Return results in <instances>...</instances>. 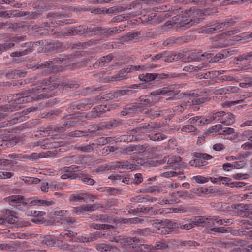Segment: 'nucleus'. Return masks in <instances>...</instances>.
Instances as JSON below:
<instances>
[{
	"label": "nucleus",
	"mask_w": 252,
	"mask_h": 252,
	"mask_svg": "<svg viewBox=\"0 0 252 252\" xmlns=\"http://www.w3.org/2000/svg\"><path fill=\"white\" fill-rule=\"evenodd\" d=\"M36 85L41 84V86H37L35 88H32V89H29L21 92L20 93L16 94L13 95L12 101L15 103L20 104L25 103L32 102L35 101L42 99L46 98L47 95L45 94H40L35 96L34 94L39 93L43 92L44 90L46 89L43 86H49L48 89H50L51 86V82L49 80H43L42 81H38L35 83ZM54 88H57L58 86H61L63 88H75L77 89L79 85L78 84H74L71 82H62L61 83H53L52 84Z\"/></svg>",
	"instance_id": "1"
},
{
	"label": "nucleus",
	"mask_w": 252,
	"mask_h": 252,
	"mask_svg": "<svg viewBox=\"0 0 252 252\" xmlns=\"http://www.w3.org/2000/svg\"><path fill=\"white\" fill-rule=\"evenodd\" d=\"M8 201L12 205L16 207L20 206L21 204L26 206L28 203L31 205H44L49 206L54 204L53 201H48L44 200H34L30 201V199H25L21 195H12L8 198Z\"/></svg>",
	"instance_id": "2"
},
{
	"label": "nucleus",
	"mask_w": 252,
	"mask_h": 252,
	"mask_svg": "<svg viewBox=\"0 0 252 252\" xmlns=\"http://www.w3.org/2000/svg\"><path fill=\"white\" fill-rule=\"evenodd\" d=\"M145 98H139L140 102H136L137 113L148 114L151 110L148 109L149 107L152 106L153 102L152 100L151 96H146Z\"/></svg>",
	"instance_id": "3"
},
{
	"label": "nucleus",
	"mask_w": 252,
	"mask_h": 252,
	"mask_svg": "<svg viewBox=\"0 0 252 252\" xmlns=\"http://www.w3.org/2000/svg\"><path fill=\"white\" fill-rule=\"evenodd\" d=\"M209 220H212L213 224L214 225L215 224H218L220 225L223 224V221L221 219H219L218 218H215L214 219L208 218H205L204 216H198L195 217L193 220L191 221L194 225H198L201 224H206L207 223H210L209 222Z\"/></svg>",
	"instance_id": "4"
},
{
	"label": "nucleus",
	"mask_w": 252,
	"mask_h": 252,
	"mask_svg": "<svg viewBox=\"0 0 252 252\" xmlns=\"http://www.w3.org/2000/svg\"><path fill=\"white\" fill-rule=\"evenodd\" d=\"M197 21L189 17H182L180 22L176 25V28L181 30H184L197 24Z\"/></svg>",
	"instance_id": "5"
},
{
	"label": "nucleus",
	"mask_w": 252,
	"mask_h": 252,
	"mask_svg": "<svg viewBox=\"0 0 252 252\" xmlns=\"http://www.w3.org/2000/svg\"><path fill=\"white\" fill-rule=\"evenodd\" d=\"M38 240L42 244L50 247H59L62 243L61 241L55 239L51 235L40 236Z\"/></svg>",
	"instance_id": "6"
},
{
	"label": "nucleus",
	"mask_w": 252,
	"mask_h": 252,
	"mask_svg": "<svg viewBox=\"0 0 252 252\" xmlns=\"http://www.w3.org/2000/svg\"><path fill=\"white\" fill-rule=\"evenodd\" d=\"M75 55L74 53L70 54H61L58 57L51 59L52 64H60L64 62L72 61L75 58Z\"/></svg>",
	"instance_id": "7"
},
{
	"label": "nucleus",
	"mask_w": 252,
	"mask_h": 252,
	"mask_svg": "<svg viewBox=\"0 0 252 252\" xmlns=\"http://www.w3.org/2000/svg\"><path fill=\"white\" fill-rule=\"evenodd\" d=\"M167 164L173 169H179L183 165L182 158L179 156H172L168 159Z\"/></svg>",
	"instance_id": "8"
},
{
	"label": "nucleus",
	"mask_w": 252,
	"mask_h": 252,
	"mask_svg": "<svg viewBox=\"0 0 252 252\" xmlns=\"http://www.w3.org/2000/svg\"><path fill=\"white\" fill-rule=\"evenodd\" d=\"M107 111V107L105 105H100L94 108L90 112V115L93 118L101 117Z\"/></svg>",
	"instance_id": "9"
},
{
	"label": "nucleus",
	"mask_w": 252,
	"mask_h": 252,
	"mask_svg": "<svg viewBox=\"0 0 252 252\" xmlns=\"http://www.w3.org/2000/svg\"><path fill=\"white\" fill-rule=\"evenodd\" d=\"M119 122L115 119L107 122H102L99 124V128L97 130L110 129L117 127Z\"/></svg>",
	"instance_id": "10"
},
{
	"label": "nucleus",
	"mask_w": 252,
	"mask_h": 252,
	"mask_svg": "<svg viewBox=\"0 0 252 252\" xmlns=\"http://www.w3.org/2000/svg\"><path fill=\"white\" fill-rule=\"evenodd\" d=\"M94 99L93 98H85L81 100L79 103L76 105V108L78 110L82 111L90 108L92 106Z\"/></svg>",
	"instance_id": "11"
},
{
	"label": "nucleus",
	"mask_w": 252,
	"mask_h": 252,
	"mask_svg": "<svg viewBox=\"0 0 252 252\" xmlns=\"http://www.w3.org/2000/svg\"><path fill=\"white\" fill-rule=\"evenodd\" d=\"M136 102L129 103L123 107L121 114L123 116H126L132 114L137 113Z\"/></svg>",
	"instance_id": "12"
},
{
	"label": "nucleus",
	"mask_w": 252,
	"mask_h": 252,
	"mask_svg": "<svg viewBox=\"0 0 252 252\" xmlns=\"http://www.w3.org/2000/svg\"><path fill=\"white\" fill-rule=\"evenodd\" d=\"M235 121L234 116L231 113H226L224 112L220 120V122L226 126H229L233 124Z\"/></svg>",
	"instance_id": "13"
},
{
	"label": "nucleus",
	"mask_w": 252,
	"mask_h": 252,
	"mask_svg": "<svg viewBox=\"0 0 252 252\" xmlns=\"http://www.w3.org/2000/svg\"><path fill=\"white\" fill-rule=\"evenodd\" d=\"M20 108L21 106L18 104L15 103L12 99L11 103L0 106V111L10 112L18 110Z\"/></svg>",
	"instance_id": "14"
},
{
	"label": "nucleus",
	"mask_w": 252,
	"mask_h": 252,
	"mask_svg": "<svg viewBox=\"0 0 252 252\" xmlns=\"http://www.w3.org/2000/svg\"><path fill=\"white\" fill-rule=\"evenodd\" d=\"M90 28L85 25H80L74 27L76 35H84L86 37H90Z\"/></svg>",
	"instance_id": "15"
},
{
	"label": "nucleus",
	"mask_w": 252,
	"mask_h": 252,
	"mask_svg": "<svg viewBox=\"0 0 252 252\" xmlns=\"http://www.w3.org/2000/svg\"><path fill=\"white\" fill-rule=\"evenodd\" d=\"M53 45H54V47L56 48V50L60 52H63L70 48L72 49L75 48L76 46H78L77 44L69 45L68 43L64 44L59 42V41L55 42L53 43Z\"/></svg>",
	"instance_id": "16"
},
{
	"label": "nucleus",
	"mask_w": 252,
	"mask_h": 252,
	"mask_svg": "<svg viewBox=\"0 0 252 252\" xmlns=\"http://www.w3.org/2000/svg\"><path fill=\"white\" fill-rule=\"evenodd\" d=\"M8 123L3 122L0 124V138L3 141H7L8 139V136L10 135V132L7 128H5L8 126Z\"/></svg>",
	"instance_id": "17"
},
{
	"label": "nucleus",
	"mask_w": 252,
	"mask_h": 252,
	"mask_svg": "<svg viewBox=\"0 0 252 252\" xmlns=\"http://www.w3.org/2000/svg\"><path fill=\"white\" fill-rule=\"evenodd\" d=\"M8 216L5 218L6 222L10 225H13L18 221V218L15 215V212L8 210L6 211Z\"/></svg>",
	"instance_id": "18"
},
{
	"label": "nucleus",
	"mask_w": 252,
	"mask_h": 252,
	"mask_svg": "<svg viewBox=\"0 0 252 252\" xmlns=\"http://www.w3.org/2000/svg\"><path fill=\"white\" fill-rule=\"evenodd\" d=\"M61 249L63 251L69 250L71 252H78L80 251L82 247L78 245H70L68 244H63V242L62 241V243L60 245Z\"/></svg>",
	"instance_id": "19"
},
{
	"label": "nucleus",
	"mask_w": 252,
	"mask_h": 252,
	"mask_svg": "<svg viewBox=\"0 0 252 252\" xmlns=\"http://www.w3.org/2000/svg\"><path fill=\"white\" fill-rule=\"evenodd\" d=\"M90 35L92 36L94 35H102L106 33V28L102 27H95L90 28Z\"/></svg>",
	"instance_id": "20"
},
{
	"label": "nucleus",
	"mask_w": 252,
	"mask_h": 252,
	"mask_svg": "<svg viewBox=\"0 0 252 252\" xmlns=\"http://www.w3.org/2000/svg\"><path fill=\"white\" fill-rule=\"evenodd\" d=\"M185 42V39L183 37H170L163 42L164 46H169L175 43L180 44Z\"/></svg>",
	"instance_id": "21"
},
{
	"label": "nucleus",
	"mask_w": 252,
	"mask_h": 252,
	"mask_svg": "<svg viewBox=\"0 0 252 252\" xmlns=\"http://www.w3.org/2000/svg\"><path fill=\"white\" fill-rule=\"evenodd\" d=\"M126 76V70L124 69L121 70L119 72L113 76L106 77L104 78L106 81H113L115 80H120L122 78Z\"/></svg>",
	"instance_id": "22"
},
{
	"label": "nucleus",
	"mask_w": 252,
	"mask_h": 252,
	"mask_svg": "<svg viewBox=\"0 0 252 252\" xmlns=\"http://www.w3.org/2000/svg\"><path fill=\"white\" fill-rule=\"evenodd\" d=\"M99 216H96L97 220H99L101 222L115 224L117 222V220L110 216L107 215H102L98 218Z\"/></svg>",
	"instance_id": "23"
},
{
	"label": "nucleus",
	"mask_w": 252,
	"mask_h": 252,
	"mask_svg": "<svg viewBox=\"0 0 252 252\" xmlns=\"http://www.w3.org/2000/svg\"><path fill=\"white\" fill-rule=\"evenodd\" d=\"M159 127H160V124L158 122H150L147 125L142 126L144 132H151Z\"/></svg>",
	"instance_id": "24"
},
{
	"label": "nucleus",
	"mask_w": 252,
	"mask_h": 252,
	"mask_svg": "<svg viewBox=\"0 0 252 252\" xmlns=\"http://www.w3.org/2000/svg\"><path fill=\"white\" fill-rule=\"evenodd\" d=\"M235 19L231 18L229 19H226L221 23H219V27L220 30H224L228 27H231L235 24L236 23Z\"/></svg>",
	"instance_id": "25"
},
{
	"label": "nucleus",
	"mask_w": 252,
	"mask_h": 252,
	"mask_svg": "<svg viewBox=\"0 0 252 252\" xmlns=\"http://www.w3.org/2000/svg\"><path fill=\"white\" fill-rule=\"evenodd\" d=\"M163 16V14H160L158 16L157 18H156V16L154 15H148L147 17V20L148 21H152V23L158 24L160 23L162 21V20L165 18L168 17V15L167 13L164 14Z\"/></svg>",
	"instance_id": "26"
},
{
	"label": "nucleus",
	"mask_w": 252,
	"mask_h": 252,
	"mask_svg": "<svg viewBox=\"0 0 252 252\" xmlns=\"http://www.w3.org/2000/svg\"><path fill=\"white\" fill-rule=\"evenodd\" d=\"M182 56V54H168L166 52H165V57H163L164 61L165 62L170 63L173 62V61H177L180 59H181Z\"/></svg>",
	"instance_id": "27"
},
{
	"label": "nucleus",
	"mask_w": 252,
	"mask_h": 252,
	"mask_svg": "<svg viewBox=\"0 0 252 252\" xmlns=\"http://www.w3.org/2000/svg\"><path fill=\"white\" fill-rule=\"evenodd\" d=\"M211 205L216 210L222 212L228 211L227 208H230L228 206V204L222 202H213L211 203Z\"/></svg>",
	"instance_id": "28"
},
{
	"label": "nucleus",
	"mask_w": 252,
	"mask_h": 252,
	"mask_svg": "<svg viewBox=\"0 0 252 252\" xmlns=\"http://www.w3.org/2000/svg\"><path fill=\"white\" fill-rule=\"evenodd\" d=\"M197 77L199 79H211L219 75V72L207 71L201 74H197Z\"/></svg>",
	"instance_id": "29"
},
{
	"label": "nucleus",
	"mask_w": 252,
	"mask_h": 252,
	"mask_svg": "<svg viewBox=\"0 0 252 252\" xmlns=\"http://www.w3.org/2000/svg\"><path fill=\"white\" fill-rule=\"evenodd\" d=\"M128 88H126L125 89L122 90H116L115 91L116 98L125 95H130L133 93V92L128 89Z\"/></svg>",
	"instance_id": "30"
},
{
	"label": "nucleus",
	"mask_w": 252,
	"mask_h": 252,
	"mask_svg": "<svg viewBox=\"0 0 252 252\" xmlns=\"http://www.w3.org/2000/svg\"><path fill=\"white\" fill-rule=\"evenodd\" d=\"M87 195L86 193H80L79 194H71L69 197L70 201L81 202L85 198H87Z\"/></svg>",
	"instance_id": "31"
},
{
	"label": "nucleus",
	"mask_w": 252,
	"mask_h": 252,
	"mask_svg": "<svg viewBox=\"0 0 252 252\" xmlns=\"http://www.w3.org/2000/svg\"><path fill=\"white\" fill-rule=\"evenodd\" d=\"M90 227L97 230H105V229H109L111 228H114V227L111 224H95V223H92L90 224Z\"/></svg>",
	"instance_id": "32"
},
{
	"label": "nucleus",
	"mask_w": 252,
	"mask_h": 252,
	"mask_svg": "<svg viewBox=\"0 0 252 252\" xmlns=\"http://www.w3.org/2000/svg\"><path fill=\"white\" fill-rule=\"evenodd\" d=\"M205 54H201L200 52H192L187 58L188 61H199L201 58L204 57Z\"/></svg>",
	"instance_id": "33"
},
{
	"label": "nucleus",
	"mask_w": 252,
	"mask_h": 252,
	"mask_svg": "<svg viewBox=\"0 0 252 252\" xmlns=\"http://www.w3.org/2000/svg\"><path fill=\"white\" fill-rule=\"evenodd\" d=\"M229 52L226 50H223L217 54L214 57V62H219L220 60L228 57Z\"/></svg>",
	"instance_id": "34"
},
{
	"label": "nucleus",
	"mask_w": 252,
	"mask_h": 252,
	"mask_svg": "<svg viewBox=\"0 0 252 252\" xmlns=\"http://www.w3.org/2000/svg\"><path fill=\"white\" fill-rule=\"evenodd\" d=\"M94 131H90L89 130L88 131H78L76 130L74 131L71 132L69 133V136L73 137H79L85 135H88V133H94Z\"/></svg>",
	"instance_id": "35"
},
{
	"label": "nucleus",
	"mask_w": 252,
	"mask_h": 252,
	"mask_svg": "<svg viewBox=\"0 0 252 252\" xmlns=\"http://www.w3.org/2000/svg\"><path fill=\"white\" fill-rule=\"evenodd\" d=\"M24 74V72H20L19 70H13L6 73V77L9 79H12L23 76Z\"/></svg>",
	"instance_id": "36"
},
{
	"label": "nucleus",
	"mask_w": 252,
	"mask_h": 252,
	"mask_svg": "<svg viewBox=\"0 0 252 252\" xmlns=\"http://www.w3.org/2000/svg\"><path fill=\"white\" fill-rule=\"evenodd\" d=\"M138 36V34L137 32L128 33L122 37L121 39L124 42H129L134 39H136Z\"/></svg>",
	"instance_id": "37"
},
{
	"label": "nucleus",
	"mask_w": 252,
	"mask_h": 252,
	"mask_svg": "<svg viewBox=\"0 0 252 252\" xmlns=\"http://www.w3.org/2000/svg\"><path fill=\"white\" fill-rule=\"evenodd\" d=\"M139 80L146 82H149L154 80L153 73H146L145 74H140L138 76Z\"/></svg>",
	"instance_id": "38"
},
{
	"label": "nucleus",
	"mask_w": 252,
	"mask_h": 252,
	"mask_svg": "<svg viewBox=\"0 0 252 252\" xmlns=\"http://www.w3.org/2000/svg\"><path fill=\"white\" fill-rule=\"evenodd\" d=\"M134 151H136L137 153L151 151V148L146 144L134 145Z\"/></svg>",
	"instance_id": "39"
},
{
	"label": "nucleus",
	"mask_w": 252,
	"mask_h": 252,
	"mask_svg": "<svg viewBox=\"0 0 252 252\" xmlns=\"http://www.w3.org/2000/svg\"><path fill=\"white\" fill-rule=\"evenodd\" d=\"M95 143H92L88 145L77 147V149L83 152H90L96 148Z\"/></svg>",
	"instance_id": "40"
},
{
	"label": "nucleus",
	"mask_w": 252,
	"mask_h": 252,
	"mask_svg": "<svg viewBox=\"0 0 252 252\" xmlns=\"http://www.w3.org/2000/svg\"><path fill=\"white\" fill-rule=\"evenodd\" d=\"M177 195L181 198L193 199L195 197V196L191 192H188L187 191H180L177 192Z\"/></svg>",
	"instance_id": "41"
},
{
	"label": "nucleus",
	"mask_w": 252,
	"mask_h": 252,
	"mask_svg": "<svg viewBox=\"0 0 252 252\" xmlns=\"http://www.w3.org/2000/svg\"><path fill=\"white\" fill-rule=\"evenodd\" d=\"M80 179L83 183L88 185H93L95 183L94 180L90 178L87 174L82 173Z\"/></svg>",
	"instance_id": "42"
},
{
	"label": "nucleus",
	"mask_w": 252,
	"mask_h": 252,
	"mask_svg": "<svg viewBox=\"0 0 252 252\" xmlns=\"http://www.w3.org/2000/svg\"><path fill=\"white\" fill-rule=\"evenodd\" d=\"M41 153H40L37 154L36 153H32L29 155H23V158L24 159H28L31 160H35L39 159L40 158H41Z\"/></svg>",
	"instance_id": "43"
},
{
	"label": "nucleus",
	"mask_w": 252,
	"mask_h": 252,
	"mask_svg": "<svg viewBox=\"0 0 252 252\" xmlns=\"http://www.w3.org/2000/svg\"><path fill=\"white\" fill-rule=\"evenodd\" d=\"M113 58V56L111 54L108 55L106 56H104L100 58V60L103 66H107L108 63L111 61Z\"/></svg>",
	"instance_id": "44"
},
{
	"label": "nucleus",
	"mask_w": 252,
	"mask_h": 252,
	"mask_svg": "<svg viewBox=\"0 0 252 252\" xmlns=\"http://www.w3.org/2000/svg\"><path fill=\"white\" fill-rule=\"evenodd\" d=\"M179 245L181 247H189L191 246H199V244L194 241H184L180 242Z\"/></svg>",
	"instance_id": "45"
},
{
	"label": "nucleus",
	"mask_w": 252,
	"mask_h": 252,
	"mask_svg": "<svg viewBox=\"0 0 252 252\" xmlns=\"http://www.w3.org/2000/svg\"><path fill=\"white\" fill-rule=\"evenodd\" d=\"M81 123L79 120H73L66 122L63 124V126L65 127L69 128L71 126H75L81 125Z\"/></svg>",
	"instance_id": "46"
},
{
	"label": "nucleus",
	"mask_w": 252,
	"mask_h": 252,
	"mask_svg": "<svg viewBox=\"0 0 252 252\" xmlns=\"http://www.w3.org/2000/svg\"><path fill=\"white\" fill-rule=\"evenodd\" d=\"M213 26L210 28H204L201 30V32L210 34L213 33L215 31L220 30L219 24L216 25H214Z\"/></svg>",
	"instance_id": "47"
},
{
	"label": "nucleus",
	"mask_w": 252,
	"mask_h": 252,
	"mask_svg": "<svg viewBox=\"0 0 252 252\" xmlns=\"http://www.w3.org/2000/svg\"><path fill=\"white\" fill-rule=\"evenodd\" d=\"M153 250V245L140 244L139 252H149Z\"/></svg>",
	"instance_id": "48"
},
{
	"label": "nucleus",
	"mask_w": 252,
	"mask_h": 252,
	"mask_svg": "<svg viewBox=\"0 0 252 252\" xmlns=\"http://www.w3.org/2000/svg\"><path fill=\"white\" fill-rule=\"evenodd\" d=\"M246 164V162L244 160L236 161L232 164L225 165V166H230L231 168L240 169L243 168Z\"/></svg>",
	"instance_id": "49"
},
{
	"label": "nucleus",
	"mask_w": 252,
	"mask_h": 252,
	"mask_svg": "<svg viewBox=\"0 0 252 252\" xmlns=\"http://www.w3.org/2000/svg\"><path fill=\"white\" fill-rule=\"evenodd\" d=\"M210 100V98L208 97H200V98H195L191 100V105H199L201 104H203L205 102L209 101Z\"/></svg>",
	"instance_id": "50"
},
{
	"label": "nucleus",
	"mask_w": 252,
	"mask_h": 252,
	"mask_svg": "<svg viewBox=\"0 0 252 252\" xmlns=\"http://www.w3.org/2000/svg\"><path fill=\"white\" fill-rule=\"evenodd\" d=\"M168 245L165 243L161 242H157L155 245L153 246V250H164L168 248Z\"/></svg>",
	"instance_id": "51"
},
{
	"label": "nucleus",
	"mask_w": 252,
	"mask_h": 252,
	"mask_svg": "<svg viewBox=\"0 0 252 252\" xmlns=\"http://www.w3.org/2000/svg\"><path fill=\"white\" fill-rule=\"evenodd\" d=\"M6 24L9 29H11L13 31H16L18 29L22 28L24 27V25L21 22L14 23L6 22Z\"/></svg>",
	"instance_id": "52"
},
{
	"label": "nucleus",
	"mask_w": 252,
	"mask_h": 252,
	"mask_svg": "<svg viewBox=\"0 0 252 252\" xmlns=\"http://www.w3.org/2000/svg\"><path fill=\"white\" fill-rule=\"evenodd\" d=\"M223 129L222 125L220 124L213 126L209 130L210 133L214 132L218 133L219 134L221 135L222 130Z\"/></svg>",
	"instance_id": "53"
},
{
	"label": "nucleus",
	"mask_w": 252,
	"mask_h": 252,
	"mask_svg": "<svg viewBox=\"0 0 252 252\" xmlns=\"http://www.w3.org/2000/svg\"><path fill=\"white\" fill-rule=\"evenodd\" d=\"M194 156L197 158V159L202 160H208L213 158L211 155L206 153H195Z\"/></svg>",
	"instance_id": "54"
},
{
	"label": "nucleus",
	"mask_w": 252,
	"mask_h": 252,
	"mask_svg": "<svg viewBox=\"0 0 252 252\" xmlns=\"http://www.w3.org/2000/svg\"><path fill=\"white\" fill-rule=\"evenodd\" d=\"M208 189L207 188H203V187H200L198 188H193L190 192L192 194H200L201 193H206L208 192Z\"/></svg>",
	"instance_id": "55"
},
{
	"label": "nucleus",
	"mask_w": 252,
	"mask_h": 252,
	"mask_svg": "<svg viewBox=\"0 0 252 252\" xmlns=\"http://www.w3.org/2000/svg\"><path fill=\"white\" fill-rule=\"evenodd\" d=\"M145 221L144 218L135 217L133 218H129L127 220V222L130 224H137V223H143Z\"/></svg>",
	"instance_id": "56"
},
{
	"label": "nucleus",
	"mask_w": 252,
	"mask_h": 252,
	"mask_svg": "<svg viewBox=\"0 0 252 252\" xmlns=\"http://www.w3.org/2000/svg\"><path fill=\"white\" fill-rule=\"evenodd\" d=\"M122 242L124 243H126L128 245H130L132 246L134 243L135 242H139L140 239L136 237H133V238H126L125 239H122Z\"/></svg>",
	"instance_id": "57"
},
{
	"label": "nucleus",
	"mask_w": 252,
	"mask_h": 252,
	"mask_svg": "<svg viewBox=\"0 0 252 252\" xmlns=\"http://www.w3.org/2000/svg\"><path fill=\"white\" fill-rule=\"evenodd\" d=\"M128 165L121 162L117 161L113 163V165L111 166L110 169H115L116 168H120L123 169H128Z\"/></svg>",
	"instance_id": "58"
},
{
	"label": "nucleus",
	"mask_w": 252,
	"mask_h": 252,
	"mask_svg": "<svg viewBox=\"0 0 252 252\" xmlns=\"http://www.w3.org/2000/svg\"><path fill=\"white\" fill-rule=\"evenodd\" d=\"M225 44L221 41H218L213 43L211 46H210L209 49L212 50L214 49H220L224 47Z\"/></svg>",
	"instance_id": "59"
},
{
	"label": "nucleus",
	"mask_w": 252,
	"mask_h": 252,
	"mask_svg": "<svg viewBox=\"0 0 252 252\" xmlns=\"http://www.w3.org/2000/svg\"><path fill=\"white\" fill-rule=\"evenodd\" d=\"M196 128L192 124L187 125L182 128V131L186 132H191L195 130Z\"/></svg>",
	"instance_id": "60"
},
{
	"label": "nucleus",
	"mask_w": 252,
	"mask_h": 252,
	"mask_svg": "<svg viewBox=\"0 0 252 252\" xmlns=\"http://www.w3.org/2000/svg\"><path fill=\"white\" fill-rule=\"evenodd\" d=\"M114 98H116V95L115 91H112L110 93L103 94L101 98L102 99H112Z\"/></svg>",
	"instance_id": "61"
},
{
	"label": "nucleus",
	"mask_w": 252,
	"mask_h": 252,
	"mask_svg": "<svg viewBox=\"0 0 252 252\" xmlns=\"http://www.w3.org/2000/svg\"><path fill=\"white\" fill-rule=\"evenodd\" d=\"M226 184L231 188L236 187H242L244 186L246 184L244 182H234L231 183H226Z\"/></svg>",
	"instance_id": "62"
},
{
	"label": "nucleus",
	"mask_w": 252,
	"mask_h": 252,
	"mask_svg": "<svg viewBox=\"0 0 252 252\" xmlns=\"http://www.w3.org/2000/svg\"><path fill=\"white\" fill-rule=\"evenodd\" d=\"M51 61H45L41 63H38V66L37 68H43L45 67L50 68L51 65H52Z\"/></svg>",
	"instance_id": "63"
},
{
	"label": "nucleus",
	"mask_w": 252,
	"mask_h": 252,
	"mask_svg": "<svg viewBox=\"0 0 252 252\" xmlns=\"http://www.w3.org/2000/svg\"><path fill=\"white\" fill-rule=\"evenodd\" d=\"M72 211L77 215H83L84 214V208L83 205L80 207H73Z\"/></svg>",
	"instance_id": "64"
}]
</instances>
